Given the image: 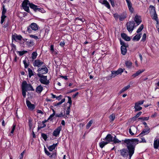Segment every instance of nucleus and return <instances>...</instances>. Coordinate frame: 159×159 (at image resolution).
<instances>
[{
  "mask_svg": "<svg viewBox=\"0 0 159 159\" xmlns=\"http://www.w3.org/2000/svg\"><path fill=\"white\" fill-rule=\"evenodd\" d=\"M139 141V140L137 139H132L125 140V143L127 145V147L129 150V152L126 149H123L120 150L121 155L123 157H125L128 156L129 153V157L131 158L134 152V145L138 144Z\"/></svg>",
  "mask_w": 159,
  "mask_h": 159,
  "instance_id": "1",
  "label": "nucleus"
},
{
  "mask_svg": "<svg viewBox=\"0 0 159 159\" xmlns=\"http://www.w3.org/2000/svg\"><path fill=\"white\" fill-rule=\"evenodd\" d=\"M30 3L29 0H24L22 4L23 9L25 11L28 12H29V6Z\"/></svg>",
  "mask_w": 159,
  "mask_h": 159,
  "instance_id": "2",
  "label": "nucleus"
},
{
  "mask_svg": "<svg viewBox=\"0 0 159 159\" xmlns=\"http://www.w3.org/2000/svg\"><path fill=\"white\" fill-rule=\"evenodd\" d=\"M124 71V70L121 68L119 69L116 71H111V78H114L118 75H121Z\"/></svg>",
  "mask_w": 159,
  "mask_h": 159,
  "instance_id": "3",
  "label": "nucleus"
},
{
  "mask_svg": "<svg viewBox=\"0 0 159 159\" xmlns=\"http://www.w3.org/2000/svg\"><path fill=\"white\" fill-rule=\"evenodd\" d=\"M24 87V88L26 90H34L32 86L29 84H27L26 82L25 81L23 82L22 84V87Z\"/></svg>",
  "mask_w": 159,
  "mask_h": 159,
  "instance_id": "4",
  "label": "nucleus"
},
{
  "mask_svg": "<svg viewBox=\"0 0 159 159\" xmlns=\"http://www.w3.org/2000/svg\"><path fill=\"white\" fill-rule=\"evenodd\" d=\"M144 102V101L141 100L136 102L135 103L134 108L136 111H139L142 109V107H140V105H142Z\"/></svg>",
  "mask_w": 159,
  "mask_h": 159,
  "instance_id": "5",
  "label": "nucleus"
},
{
  "mask_svg": "<svg viewBox=\"0 0 159 159\" xmlns=\"http://www.w3.org/2000/svg\"><path fill=\"white\" fill-rule=\"evenodd\" d=\"M134 24L133 22H128L127 24V28L129 32L132 31L134 27Z\"/></svg>",
  "mask_w": 159,
  "mask_h": 159,
  "instance_id": "6",
  "label": "nucleus"
},
{
  "mask_svg": "<svg viewBox=\"0 0 159 159\" xmlns=\"http://www.w3.org/2000/svg\"><path fill=\"white\" fill-rule=\"evenodd\" d=\"M137 129L136 127L134 126H131L129 129V132L130 134L133 135L134 134L136 133L137 132Z\"/></svg>",
  "mask_w": 159,
  "mask_h": 159,
  "instance_id": "7",
  "label": "nucleus"
},
{
  "mask_svg": "<svg viewBox=\"0 0 159 159\" xmlns=\"http://www.w3.org/2000/svg\"><path fill=\"white\" fill-rule=\"evenodd\" d=\"M40 81L42 83L45 84H47L49 83V81L47 80L46 76L43 75L42 76H41Z\"/></svg>",
  "mask_w": 159,
  "mask_h": 159,
  "instance_id": "8",
  "label": "nucleus"
},
{
  "mask_svg": "<svg viewBox=\"0 0 159 159\" xmlns=\"http://www.w3.org/2000/svg\"><path fill=\"white\" fill-rule=\"evenodd\" d=\"M127 2V4L128 6L129 9L131 13H133L134 11V9L132 7V5L131 2L129 0H126Z\"/></svg>",
  "mask_w": 159,
  "mask_h": 159,
  "instance_id": "9",
  "label": "nucleus"
},
{
  "mask_svg": "<svg viewBox=\"0 0 159 159\" xmlns=\"http://www.w3.org/2000/svg\"><path fill=\"white\" fill-rule=\"evenodd\" d=\"M61 129V126L58 127L53 131V135L55 137L59 135Z\"/></svg>",
  "mask_w": 159,
  "mask_h": 159,
  "instance_id": "10",
  "label": "nucleus"
},
{
  "mask_svg": "<svg viewBox=\"0 0 159 159\" xmlns=\"http://www.w3.org/2000/svg\"><path fill=\"white\" fill-rule=\"evenodd\" d=\"M43 62L39 60H36L33 63V65L34 66L39 67L43 65Z\"/></svg>",
  "mask_w": 159,
  "mask_h": 159,
  "instance_id": "11",
  "label": "nucleus"
},
{
  "mask_svg": "<svg viewBox=\"0 0 159 159\" xmlns=\"http://www.w3.org/2000/svg\"><path fill=\"white\" fill-rule=\"evenodd\" d=\"M26 103L27 106L30 110H32L35 108L34 105V104H32L29 101H26Z\"/></svg>",
  "mask_w": 159,
  "mask_h": 159,
  "instance_id": "12",
  "label": "nucleus"
},
{
  "mask_svg": "<svg viewBox=\"0 0 159 159\" xmlns=\"http://www.w3.org/2000/svg\"><path fill=\"white\" fill-rule=\"evenodd\" d=\"M113 138L111 135L110 134H107L104 140H106L107 141L106 142H108V143H109L110 142L113 141Z\"/></svg>",
  "mask_w": 159,
  "mask_h": 159,
  "instance_id": "13",
  "label": "nucleus"
},
{
  "mask_svg": "<svg viewBox=\"0 0 159 159\" xmlns=\"http://www.w3.org/2000/svg\"><path fill=\"white\" fill-rule=\"evenodd\" d=\"M134 20L138 24V25L140 24L142 21L141 17L137 15L135 16Z\"/></svg>",
  "mask_w": 159,
  "mask_h": 159,
  "instance_id": "14",
  "label": "nucleus"
},
{
  "mask_svg": "<svg viewBox=\"0 0 159 159\" xmlns=\"http://www.w3.org/2000/svg\"><path fill=\"white\" fill-rule=\"evenodd\" d=\"M144 70H139L137 71L136 72V73L133 74L132 75V78H135V77H137V76L139 75L140 74L142 73V72H143V71H144Z\"/></svg>",
  "mask_w": 159,
  "mask_h": 159,
  "instance_id": "15",
  "label": "nucleus"
},
{
  "mask_svg": "<svg viewBox=\"0 0 159 159\" xmlns=\"http://www.w3.org/2000/svg\"><path fill=\"white\" fill-rule=\"evenodd\" d=\"M39 72L42 74H44L48 72V69L47 67H44L41 68H39Z\"/></svg>",
  "mask_w": 159,
  "mask_h": 159,
  "instance_id": "16",
  "label": "nucleus"
},
{
  "mask_svg": "<svg viewBox=\"0 0 159 159\" xmlns=\"http://www.w3.org/2000/svg\"><path fill=\"white\" fill-rule=\"evenodd\" d=\"M30 27L32 30H36L38 29L37 25L35 23H32L30 25Z\"/></svg>",
  "mask_w": 159,
  "mask_h": 159,
  "instance_id": "17",
  "label": "nucleus"
},
{
  "mask_svg": "<svg viewBox=\"0 0 159 159\" xmlns=\"http://www.w3.org/2000/svg\"><path fill=\"white\" fill-rule=\"evenodd\" d=\"M127 46H122L121 48V53L123 55H125L127 49L126 48Z\"/></svg>",
  "mask_w": 159,
  "mask_h": 159,
  "instance_id": "18",
  "label": "nucleus"
},
{
  "mask_svg": "<svg viewBox=\"0 0 159 159\" xmlns=\"http://www.w3.org/2000/svg\"><path fill=\"white\" fill-rule=\"evenodd\" d=\"M100 2L102 4L105 5V6H106L109 9L110 8V6L109 4V3H108V2L107 1L105 0H103V1H100Z\"/></svg>",
  "mask_w": 159,
  "mask_h": 159,
  "instance_id": "19",
  "label": "nucleus"
},
{
  "mask_svg": "<svg viewBox=\"0 0 159 159\" xmlns=\"http://www.w3.org/2000/svg\"><path fill=\"white\" fill-rule=\"evenodd\" d=\"M13 39L16 40V39L20 40L22 38V37L21 35H18L16 34H14L12 36Z\"/></svg>",
  "mask_w": 159,
  "mask_h": 159,
  "instance_id": "20",
  "label": "nucleus"
},
{
  "mask_svg": "<svg viewBox=\"0 0 159 159\" xmlns=\"http://www.w3.org/2000/svg\"><path fill=\"white\" fill-rule=\"evenodd\" d=\"M32 9H33L34 11H36L39 9L37 8V6H36L32 3H30L29 6Z\"/></svg>",
  "mask_w": 159,
  "mask_h": 159,
  "instance_id": "21",
  "label": "nucleus"
},
{
  "mask_svg": "<svg viewBox=\"0 0 159 159\" xmlns=\"http://www.w3.org/2000/svg\"><path fill=\"white\" fill-rule=\"evenodd\" d=\"M121 36L123 39L127 41H129L130 40V38L125 33L121 34Z\"/></svg>",
  "mask_w": 159,
  "mask_h": 159,
  "instance_id": "22",
  "label": "nucleus"
},
{
  "mask_svg": "<svg viewBox=\"0 0 159 159\" xmlns=\"http://www.w3.org/2000/svg\"><path fill=\"white\" fill-rule=\"evenodd\" d=\"M127 14L126 13H124L120 15L119 20H123L126 17Z\"/></svg>",
  "mask_w": 159,
  "mask_h": 159,
  "instance_id": "23",
  "label": "nucleus"
},
{
  "mask_svg": "<svg viewBox=\"0 0 159 159\" xmlns=\"http://www.w3.org/2000/svg\"><path fill=\"white\" fill-rule=\"evenodd\" d=\"M130 85H128L124 88H123L119 92V94H121L122 93L124 92L125 91L127 90L130 87Z\"/></svg>",
  "mask_w": 159,
  "mask_h": 159,
  "instance_id": "24",
  "label": "nucleus"
},
{
  "mask_svg": "<svg viewBox=\"0 0 159 159\" xmlns=\"http://www.w3.org/2000/svg\"><path fill=\"white\" fill-rule=\"evenodd\" d=\"M150 14L151 15H152V14H154L156 13L155 8L154 7L152 6L151 5L150 6Z\"/></svg>",
  "mask_w": 159,
  "mask_h": 159,
  "instance_id": "25",
  "label": "nucleus"
},
{
  "mask_svg": "<svg viewBox=\"0 0 159 159\" xmlns=\"http://www.w3.org/2000/svg\"><path fill=\"white\" fill-rule=\"evenodd\" d=\"M108 143V142H104V141H102L100 142L99 144V146L100 148H103L105 145Z\"/></svg>",
  "mask_w": 159,
  "mask_h": 159,
  "instance_id": "26",
  "label": "nucleus"
},
{
  "mask_svg": "<svg viewBox=\"0 0 159 159\" xmlns=\"http://www.w3.org/2000/svg\"><path fill=\"white\" fill-rule=\"evenodd\" d=\"M43 89V87L40 85L37 87L36 91L38 93H40L42 91Z\"/></svg>",
  "mask_w": 159,
  "mask_h": 159,
  "instance_id": "27",
  "label": "nucleus"
},
{
  "mask_svg": "<svg viewBox=\"0 0 159 159\" xmlns=\"http://www.w3.org/2000/svg\"><path fill=\"white\" fill-rule=\"evenodd\" d=\"M151 15L152 16V18L155 20L157 21V24H158V18L156 13L154 14H152V15Z\"/></svg>",
  "mask_w": 159,
  "mask_h": 159,
  "instance_id": "28",
  "label": "nucleus"
},
{
  "mask_svg": "<svg viewBox=\"0 0 159 159\" xmlns=\"http://www.w3.org/2000/svg\"><path fill=\"white\" fill-rule=\"evenodd\" d=\"M140 37L141 34H138L134 37L133 40L138 41L140 39Z\"/></svg>",
  "mask_w": 159,
  "mask_h": 159,
  "instance_id": "29",
  "label": "nucleus"
},
{
  "mask_svg": "<svg viewBox=\"0 0 159 159\" xmlns=\"http://www.w3.org/2000/svg\"><path fill=\"white\" fill-rule=\"evenodd\" d=\"M57 144H53V145L49 146L48 148L49 150L50 151H52L53 150L55 149V148L57 146Z\"/></svg>",
  "mask_w": 159,
  "mask_h": 159,
  "instance_id": "30",
  "label": "nucleus"
},
{
  "mask_svg": "<svg viewBox=\"0 0 159 159\" xmlns=\"http://www.w3.org/2000/svg\"><path fill=\"white\" fill-rule=\"evenodd\" d=\"M125 64L126 66L129 68L131 67L132 65V63L129 61H126Z\"/></svg>",
  "mask_w": 159,
  "mask_h": 159,
  "instance_id": "31",
  "label": "nucleus"
},
{
  "mask_svg": "<svg viewBox=\"0 0 159 159\" xmlns=\"http://www.w3.org/2000/svg\"><path fill=\"white\" fill-rule=\"evenodd\" d=\"M23 86H24L23 85ZM22 95L24 97H25L26 96V92L27 90L25 89L24 86H23V87H22Z\"/></svg>",
  "mask_w": 159,
  "mask_h": 159,
  "instance_id": "32",
  "label": "nucleus"
},
{
  "mask_svg": "<svg viewBox=\"0 0 159 159\" xmlns=\"http://www.w3.org/2000/svg\"><path fill=\"white\" fill-rule=\"evenodd\" d=\"M109 118L111 121H113L115 118V115L114 114H112L109 116Z\"/></svg>",
  "mask_w": 159,
  "mask_h": 159,
  "instance_id": "33",
  "label": "nucleus"
},
{
  "mask_svg": "<svg viewBox=\"0 0 159 159\" xmlns=\"http://www.w3.org/2000/svg\"><path fill=\"white\" fill-rule=\"evenodd\" d=\"M113 141L115 143H118L121 142L120 141L116 138V136L113 138Z\"/></svg>",
  "mask_w": 159,
  "mask_h": 159,
  "instance_id": "34",
  "label": "nucleus"
},
{
  "mask_svg": "<svg viewBox=\"0 0 159 159\" xmlns=\"http://www.w3.org/2000/svg\"><path fill=\"white\" fill-rule=\"evenodd\" d=\"M37 54L36 52H33L32 53V58L33 60L35 59L37 56Z\"/></svg>",
  "mask_w": 159,
  "mask_h": 159,
  "instance_id": "35",
  "label": "nucleus"
},
{
  "mask_svg": "<svg viewBox=\"0 0 159 159\" xmlns=\"http://www.w3.org/2000/svg\"><path fill=\"white\" fill-rule=\"evenodd\" d=\"M33 123L32 120H29V128L30 129H31L32 128V126H33Z\"/></svg>",
  "mask_w": 159,
  "mask_h": 159,
  "instance_id": "36",
  "label": "nucleus"
},
{
  "mask_svg": "<svg viewBox=\"0 0 159 159\" xmlns=\"http://www.w3.org/2000/svg\"><path fill=\"white\" fill-rule=\"evenodd\" d=\"M28 71L29 72V75L30 77L33 75V73L32 70L30 68L28 69Z\"/></svg>",
  "mask_w": 159,
  "mask_h": 159,
  "instance_id": "37",
  "label": "nucleus"
},
{
  "mask_svg": "<svg viewBox=\"0 0 159 159\" xmlns=\"http://www.w3.org/2000/svg\"><path fill=\"white\" fill-rule=\"evenodd\" d=\"M93 123V121L92 120H90L87 124L86 125V128L87 129H88L91 126Z\"/></svg>",
  "mask_w": 159,
  "mask_h": 159,
  "instance_id": "38",
  "label": "nucleus"
},
{
  "mask_svg": "<svg viewBox=\"0 0 159 159\" xmlns=\"http://www.w3.org/2000/svg\"><path fill=\"white\" fill-rule=\"evenodd\" d=\"M6 16L4 15H2L1 16V23L2 24L4 21L5 19L6 18Z\"/></svg>",
  "mask_w": 159,
  "mask_h": 159,
  "instance_id": "39",
  "label": "nucleus"
},
{
  "mask_svg": "<svg viewBox=\"0 0 159 159\" xmlns=\"http://www.w3.org/2000/svg\"><path fill=\"white\" fill-rule=\"evenodd\" d=\"M65 98H64L63 99H62L61 102H59L57 103V104H56L55 105V106H58V105H61V104L62 103H63V102H64L65 101Z\"/></svg>",
  "mask_w": 159,
  "mask_h": 159,
  "instance_id": "40",
  "label": "nucleus"
},
{
  "mask_svg": "<svg viewBox=\"0 0 159 159\" xmlns=\"http://www.w3.org/2000/svg\"><path fill=\"white\" fill-rule=\"evenodd\" d=\"M143 25H141L140 27L138 29L137 31V33L140 32L143 30Z\"/></svg>",
  "mask_w": 159,
  "mask_h": 159,
  "instance_id": "41",
  "label": "nucleus"
},
{
  "mask_svg": "<svg viewBox=\"0 0 159 159\" xmlns=\"http://www.w3.org/2000/svg\"><path fill=\"white\" fill-rule=\"evenodd\" d=\"M25 152V151L24 150L20 154L19 157V159H22L23 157V155Z\"/></svg>",
  "mask_w": 159,
  "mask_h": 159,
  "instance_id": "42",
  "label": "nucleus"
},
{
  "mask_svg": "<svg viewBox=\"0 0 159 159\" xmlns=\"http://www.w3.org/2000/svg\"><path fill=\"white\" fill-rule=\"evenodd\" d=\"M6 12V10L5 8L4 5H3V9H2V15H5Z\"/></svg>",
  "mask_w": 159,
  "mask_h": 159,
  "instance_id": "43",
  "label": "nucleus"
},
{
  "mask_svg": "<svg viewBox=\"0 0 159 159\" xmlns=\"http://www.w3.org/2000/svg\"><path fill=\"white\" fill-rule=\"evenodd\" d=\"M149 117H142L139 118V120H148Z\"/></svg>",
  "mask_w": 159,
  "mask_h": 159,
  "instance_id": "44",
  "label": "nucleus"
},
{
  "mask_svg": "<svg viewBox=\"0 0 159 159\" xmlns=\"http://www.w3.org/2000/svg\"><path fill=\"white\" fill-rule=\"evenodd\" d=\"M27 44L28 45L30 46H31L33 45L34 42L31 41H28L27 42Z\"/></svg>",
  "mask_w": 159,
  "mask_h": 159,
  "instance_id": "45",
  "label": "nucleus"
},
{
  "mask_svg": "<svg viewBox=\"0 0 159 159\" xmlns=\"http://www.w3.org/2000/svg\"><path fill=\"white\" fill-rule=\"evenodd\" d=\"M113 16L116 19H118V18L119 19L120 15H119L117 13H116V14H114L113 15Z\"/></svg>",
  "mask_w": 159,
  "mask_h": 159,
  "instance_id": "46",
  "label": "nucleus"
},
{
  "mask_svg": "<svg viewBox=\"0 0 159 159\" xmlns=\"http://www.w3.org/2000/svg\"><path fill=\"white\" fill-rule=\"evenodd\" d=\"M70 106H69V107H68L66 111V114L68 115L69 114L70 112Z\"/></svg>",
  "mask_w": 159,
  "mask_h": 159,
  "instance_id": "47",
  "label": "nucleus"
},
{
  "mask_svg": "<svg viewBox=\"0 0 159 159\" xmlns=\"http://www.w3.org/2000/svg\"><path fill=\"white\" fill-rule=\"evenodd\" d=\"M30 37L34 38L35 39L37 40V39H39L38 37L37 36H35L34 35H32V34L30 35Z\"/></svg>",
  "mask_w": 159,
  "mask_h": 159,
  "instance_id": "48",
  "label": "nucleus"
},
{
  "mask_svg": "<svg viewBox=\"0 0 159 159\" xmlns=\"http://www.w3.org/2000/svg\"><path fill=\"white\" fill-rule=\"evenodd\" d=\"M52 111H53V113L50 116L48 119H51L56 114L55 111L53 109H52Z\"/></svg>",
  "mask_w": 159,
  "mask_h": 159,
  "instance_id": "49",
  "label": "nucleus"
},
{
  "mask_svg": "<svg viewBox=\"0 0 159 159\" xmlns=\"http://www.w3.org/2000/svg\"><path fill=\"white\" fill-rule=\"evenodd\" d=\"M68 102L70 104V106L72 104V101L71 99V98L69 97H68Z\"/></svg>",
  "mask_w": 159,
  "mask_h": 159,
  "instance_id": "50",
  "label": "nucleus"
},
{
  "mask_svg": "<svg viewBox=\"0 0 159 159\" xmlns=\"http://www.w3.org/2000/svg\"><path fill=\"white\" fill-rule=\"evenodd\" d=\"M16 125H13V126H12V129H11V133L13 134L14 133V131L15 129L16 128Z\"/></svg>",
  "mask_w": 159,
  "mask_h": 159,
  "instance_id": "51",
  "label": "nucleus"
},
{
  "mask_svg": "<svg viewBox=\"0 0 159 159\" xmlns=\"http://www.w3.org/2000/svg\"><path fill=\"white\" fill-rule=\"evenodd\" d=\"M146 38V34L144 33L143 34V37H142V40L143 41H144L145 40Z\"/></svg>",
  "mask_w": 159,
  "mask_h": 159,
  "instance_id": "52",
  "label": "nucleus"
},
{
  "mask_svg": "<svg viewBox=\"0 0 159 159\" xmlns=\"http://www.w3.org/2000/svg\"><path fill=\"white\" fill-rule=\"evenodd\" d=\"M42 136L45 140H46L47 137V135L46 134H42Z\"/></svg>",
  "mask_w": 159,
  "mask_h": 159,
  "instance_id": "53",
  "label": "nucleus"
},
{
  "mask_svg": "<svg viewBox=\"0 0 159 159\" xmlns=\"http://www.w3.org/2000/svg\"><path fill=\"white\" fill-rule=\"evenodd\" d=\"M23 63L24 64L25 68H26L28 66V65L25 60L23 61Z\"/></svg>",
  "mask_w": 159,
  "mask_h": 159,
  "instance_id": "54",
  "label": "nucleus"
},
{
  "mask_svg": "<svg viewBox=\"0 0 159 159\" xmlns=\"http://www.w3.org/2000/svg\"><path fill=\"white\" fill-rule=\"evenodd\" d=\"M56 116L59 117H61L63 116L64 115L62 113H61L60 114H56Z\"/></svg>",
  "mask_w": 159,
  "mask_h": 159,
  "instance_id": "55",
  "label": "nucleus"
},
{
  "mask_svg": "<svg viewBox=\"0 0 159 159\" xmlns=\"http://www.w3.org/2000/svg\"><path fill=\"white\" fill-rule=\"evenodd\" d=\"M142 114L141 112H139L134 117L135 118H137L138 117Z\"/></svg>",
  "mask_w": 159,
  "mask_h": 159,
  "instance_id": "56",
  "label": "nucleus"
},
{
  "mask_svg": "<svg viewBox=\"0 0 159 159\" xmlns=\"http://www.w3.org/2000/svg\"><path fill=\"white\" fill-rule=\"evenodd\" d=\"M65 42L64 41L61 42L60 43V45L61 47H63L65 45Z\"/></svg>",
  "mask_w": 159,
  "mask_h": 159,
  "instance_id": "57",
  "label": "nucleus"
},
{
  "mask_svg": "<svg viewBox=\"0 0 159 159\" xmlns=\"http://www.w3.org/2000/svg\"><path fill=\"white\" fill-rule=\"evenodd\" d=\"M45 152L46 154L48 155H50V153H49L48 151L46 149V148H45Z\"/></svg>",
  "mask_w": 159,
  "mask_h": 159,
  "instance_id": "58",
  "label": "nucleus"
},
{
  "mask_svg": "<svg viewBox=\"0 0 159 159\" xmlns=\"http://www.w3.org/2000/svg\"><path fill=\"white\" fill-rule=\"evenodd\" d=\"M79 94V93L78 92H77L75 94H74V95H73L72 96V97L73 98H75V97L78 94Z\"/></svg>",
  "mask_w": 159,
  "mask_h": 159,
  "instance_id": "59",
  "label": "nucleus"
},
{
  "mask_svg": "<svg viewBox=\"0 0 159 159\" xmlns=\"http://www.w3.org/2000/svg\"><path fill=\"white\" fill-rule=\"evenodd\" d=\"M62 96L61 95H60V96H57V97H56V98L57 99H58V100H60V99H61V97Z\"/></svg>",
  "mask_w": 159,
  "mask_h": 159,
  "instance_id": "60",
  "label": "nucleus"
},
{
  "mask_svg": "<svg viewBox=\"0 0 159 159\" xmlns=\"http://www.w3.org/2000/svg\"><path fill=\"white\" fill-rule=\"evenodd\" d=\"M142 139V141H140V142H143V143H145V142H146V140H145V139Z\"/></svg>",
  "mask_w": 159,
  "mask_h": 159,
  "instance_id": "61",
  "label": "nucleus"
},
{
  "mask_svg": "<svg viewBox=\"0 0 159 159\" xmlns=\"http://www.w3.org/2000/svg\"><path fill=\"white\" fill-rule=\"evenodd\" d=\"M51 50L52 51H53L54 49H53V46L52 45L51 46Z\"/></svg>",
  "mask_w": 159,
  "mask_h": 159,
  "instance_id": "62",
  "label": "nucleus"
},
{
  "mask_svg": "<svg viewBox=\"0 0 159 159\" xmlns=\"http://www.w3.org/2000/svg\"><path fill=\"white\" fill-rule=\"evenodd\" d=\"M120 44L121 45H122V46H125V43L123 42H122L121 41H120Z\"/></svg>",
  "mask_w": 159,
  "mask_h": 159,
  "instance_id": "63",
  "label": "nucleus"
},
{
  "mask_svg": "<svg viewBox=\"0 0 159 159\" xmlns=\"http://www.w3.org/2000/svg\"><path fill=\"white\" fill-rule=\"evenodd\" d=\"M111 3L112 6H113L114 5V2L113 0L110 2Z\"/></svg>",
  "mask_w": 159,
  "mask_h": 159,
  "instance_id": "64",
  "label": "nucleus"
}]
</instances>
